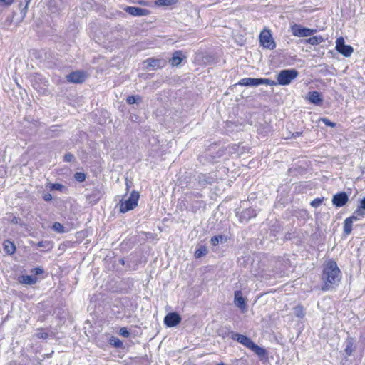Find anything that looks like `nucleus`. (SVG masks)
Instances as JSON below:
<instances>
[{
  "mask_svg": "<svg viewBox=\"0 0 365 365\" xmlns=\"http://www.w3.org/2000/svg\"><path fill=\"white\" fill-rule=\"evenodd\" d=\"M322 279L324 282L322 290H328L339 282L341 271L334 261L330 260L324 264Z\"/></svg>",
  "mask_w": 365,
  "mask_h": 365,
  "instance_id": "f257e3e1",
  "label": "nucleus"
},
{
  "mask_svg": "<svg viewBox=\"0 0 365 365\" xmlns=\"http://www.w3.org/2000/svg\"><path fill=\"white\" fill-rule=\"evenodd\" d=\"M299 75V72L295 69H285L281 71L278 75L275 83L280 86H287L294 80Z\"/></svg>",
  "mask_w": 365,
  "mask_h": 365,
  "instance_id": "f03ea898",
  "label": "nucleus"
},
{
  "mask_svg": "<svg viewBox=\"0 0 365 365\" xmlns=\"http://www.w3.org/2000/svg\"><path fill=\"white\" fill-rule=\"evenodd\" d=\"M239 85L244 86H257L259 85H268V86H276L277 83L274 81L269 78H244L241 79Z\"/></svg>",
  "mask_w": 365,
  "mask_h": 365,
  "instance_id": "7ed1b4c3",
  "label": "nucleus"
},
{
  "mask_svg": "<svg viewBox=\"0 0 365 365\" xmlns=\"http://www.w3.org/2000/svg\"><path fill=\"white\" fill-rule=\"evenodd\" d=\"M139 199L138 192L133 191L131 192L129 197L120 202V211L123 213L128 212L133 209H134L137 205Z\"/></svg>",
  "mask_w": 365,
  "mask_h": 365,
  "instance_id": "20e7f679",
  "label": "nucleus"
},
{
  "mask_svg": "<svg viewBox=\"0 0 365 365\" xmlns=\"http://www.w3.org/2000/svg\"><path fill=\"white\" fill-rule=\"evenodd\" d=\"M259 42L262 47L272 50L276 47L275 42L269 29H264L259 35Z\"/></svg>",
  "mask_w": 365,
  "mask_h": 365,
  "instance_id": "39448f33",
  "label": "nucleus"
},
{
  "mask_svg": "<svg viewBox=\"0 0 365 365\" xmlns=\"http://www.w3.org/2000/svg\"><path fill=\"white\" fill-rule=\"evenodd\" d=\"M362 217H364L363 210L357 209L354 211V215L351 217H348L344 220V232L346 235H348L351 232L354 221H356Z\"/></svg>",
  "mask_w": 365,
  "mask_h": 365,
  "instance_id": "423d86ee",
  "label": "nucleus"
},
{
  "mask_svg": "<svg viewBox=\"0 0 365 365\" xmlns=\"http://www.w3.org/2000/svg\"><path fill=\"white\" fill-rule=\"evenodd\" d=\"M317 31L316 29H311L302 27L299 24H294L291 26V32L293 36L297 37H307L314 34Z\"/></svg>",
  "mask_w": 365,
  "mask_h": 365,
  "instance_id": "0eeeda50",
  "label": "nucleus"
},
{
  "mask_svg": "<svg viewBox=\"0 0 365 365\" xmlns=\"http://www.w3.org/2000/svg\"><path fill=\"white\" fill-rule=\"evenodd\" d=\"M336 50L345 57L351 56L354 51V49L351 46L345 44L343 37H339L336 39Z\"/></svg>",
  "mask_w": 365,
  "mask_h": 365,
  "instance_id": "6e6552de",
  "label": "nucleus"
},
{
  "mask_svg": "<svg viewBox=\"0 0 365 365\" xmlns=\"http://www.w3.org/2000/svg\"><path fill=\"white\" fill-rule=\"evenodd\" d=\"M143 63L146 68L158 69L163 68L166 64V61L163 58H150L145 60Z\"/></svg>",
  "mask_w": 365,
  "mask_h": 365,
  "instance_id": "1a4fd4ad",
  "label": "nucleus"
},
{
  "mask_svg": "<svg viewBox=\"0 0 365 365\" xmlns=\"http://www.w3.org/2000/svg\"><path fill=\"white\" fill-rule=\"evenodd\" d=\"M181 321L180 316L176 312L168 313L164 318V323L168 327L177 326Z\"/></svg>",
  "mask_w": 365,
  "mask_h": 365,
  "instance_id": "9d476101",
  "label": "nucleus"
},
{
  "mask_svg": "<svg viewBox=\"0 0 365 365\" xmlns=\"http://www.w3.org/2000/svg\"><path fill=\"white\" fill-rule=\"evenodd\" d=\"M231 338L233 340L237 341V342H239L240 344H242L243 346H245V347H247L248 349H250L254 343L247 336L240 334H237V333L232 332V335H231Z\"/></svg>",
  "mask_w": 365,
  "mask_h": 365,
  "instance_id": "9b49d317",
  "label": "nucleus"
},
{
  "mask_svg": "<svg viewBox=\"0 0 365 365\" xmlns=\"http://www.w3.org/2000/svg\"><path fill=\"white\" fill-rule=\"evenodd\" d=\"M86 78V75L83 71L72 72L67 76V80L72 83H79L83 82Z\"/></svg>",
  "mask_w": 365,
  "mask_h": 365,
  "instance_id": "f8f14e48",
  "label": "nucleus"
},
{
  "mask_svg": "<svg viewBox=\"0 0 365 365\" xmlns=\"http://www.w3.org/2000/svg\"><path fill=\"white\" fill-rule=\"evenodd\" d=\"M348 201V196L345 192H340L334 195L332 203L338 207H342Z\"/></svg>",
  "mask_w": 365,
  "mask_h": 365,
  "instance_id": "ddd939ff",
  "label": "nucleus"
},
{
  "mask_svg": "<svg viewBox=\"0 0 365 365\" xmlns=\"http://www.w3.org/2000/svg\"><path fill=\"white\" fill-rule=\"evenodd\" d=\"M235 305L239 307L242 312L246 310V302L245 298L242 297V292L240 290L235 292Z\"/></svg>",
  "mask_w": 365,
  "mask_h": 365,
  "instance_id": "4468645a",
  "label": "nucleus"
},
{
  "mask_svg": "<svg viewBox=\"0 0 365 365\" xmlns=\"http://www.w3.org/2000/svg\"><path fill=\"white\" fill-rule=\"evenodd\" d=\"M100 190L95 188L87 195V199L91 203L96 204L101 197Z\"/></svg>",
  "mask_w": 365,
  "mask_h": 365,
  "instance_id": "2eb2a0df",
  "label": "nucleus"
},
{
  "mask_svg": "<svg viewBox=\"0 0 365 365\" xmlns=\"http://www.w3.org/2000/svg\"><path fill=\"white\" fill-rule=\"evenodd\" d=\"M183 58V55L182 51H178L173 53V57L170 60V63L173 66H178Z\"/></svg>",
  "mask_w": 365,
  "mask_h": 365,
  "instance_id": "dca6fc26",
  "label": "nucleus"
},
{
  "mask_svg": "<svg viewBox=\"0 0 365 365\" xmlns=\"http://www.w3.org/2000/svg\"><path fill=\"white\" fill-rule=\"evenodd\" d=\"M308 100L311 103L316 104V105H319L322 101L321 95L317 91L309 92L308 93Z\"/></svg>",
  "mask_w": 365,
  "mask_h": 365,
  "instance_id": "f3484780",
  "label": "nucleus"
},
{
  "mask_svg": "<svg viewBox=\"0 0 365 365\" xmlns=\"http://www.w3.org/2000/svg\"><path fill=\"white\" fill-rule=\"evenodd\" d=\"M4 250L8 255H12L16 251V247L14 244L10 240H5L3 243Z\"/></svg>",
  "mask_w": 365,
  "mask_h": 365,
  "instance_id": "a211bd4d",
  "label": "nucleus"
},
{
  "mask_svg": "<svg viewBox=\"0 0 365 365\" xmlns=\"http://www.w3.org/2000/svg\"><path fill=\"white\" fill-rule=\"evenodd\" d=\"M125 11L134 16H143L147 15V14L140 13V8L135 6H127L125 8Z\"/></svg>",
  "mask_w": 365,
  "mask_h": 365,
  "instance_id": "6ab92c4d",
  "label": "nucleus"
},
{
  "mask_svg": "<svg viewBox=\"0 0 365 365\" xmlns=\"http://www.w3.org/2000/svg\"><path fill=\"white\" fill-rule=\"evenodd\" d=\"M256 215H257V212H256L255 210L250 207V208L245 210L244 212H242V215H241V219H242V220H245L247 221L252 217H255Z\"/></svg>",
  "mask_w": 365,
  "mask_h": 365,
  "instance_id": "aec40b11",
  "label": "nucleus"
},
{
  "mask_svg": "<svg viewBox=\"0 0 365 365\" xmlns=\"http://www.w3.org/2000/svg\"><path fill=\"white\" fill-rule=\"evenodd\" d=\"M46 188L50 191L58 190L63 192L66 190L65 186L60 183H48Z\"/></svg>",
  "mask_w": 365,
  "mask_h": 365,
  "instance_id": "412c9836",
  "label": "nucleus"
},
{
  "mask_svg": "<svg viewBox=\"0 0 365 365\" xmlns=\"http://www.w3.org/2000/svg\"><path fill=\"white\" fill-rule=\"evenodd\" d=\"M227 238L225 235L214 236L211 238L210 242L213 246H217L220 242L223 243L227 242Z\"/></svg>",
  "mask_w": 365,
  "mask_h": 365,
  "instance_id": "4be33fe9",
  "label": "nucleus"
},
{
  "mask_svg": "<svg viewBox=\"0 0 365 365\" xmlns=\"http://www.w3.org/2000/svg\"><path fill=\"white\" fill-rule=\"evenodd\" d=\"M177 2L176 0H157L155 2V4L158 6H170L175 4Z\"/></svg>",
  "mask_w": 365,
  "mask_h": 365,
  "instance_id": "5701e85b",
  "label": "nucleus"
},
{
  "mask_svg": "<svg viewBox=\"0 0 365 365\" xmlns=\"http://www.w3.org/2000/svg\"><path fill=\"white\" fill-rule=\"evenodd\" d=\"M250 349L254 351L259 356H264L266 354V351L263 348L259 347L255 343H253Z\"/></svg>",
  "mask_w": 365,
  "mask_h": 365,
  "instance_id": "b1692460",
  "label": "nucleus"
},
{
  "mask_svg": "<svg viewBox=\"0 0 365 365\" xmlns=\"http://www.w3.org/2000/svg\"><path fill=\"white\" fill-rule=\"evenodd\" d=\"M324 41V38L321 36H316L313 37H310L307 40V43L315 46L319 45V43H322Z\"/></svg>",
  "mask_w": 365,
  "mask_h": 365,
  "instance_id": "393cba45",
  "label": "nucleus"
},
{
  "mask_svg": "<svg viewBox=\"0 0 365 365\" xmlns=\"http://www.w3.org/2000/svg\"><path fill=\"white\" fill-rule=\"evenodd\" d=\"M37 279L35 277L25 275L21 277V282L26 284H34L36 282Z\"/></svg>",
  "mask_w": 365,
  "mask_h": 365,
  "instance_id": "a878e982",
  "label": "nucleus"
},
{
  "mask_svg": "<svg viewBox=\"0 0 365 365\" xmlns=\"http://www.w3.org/2000/svg\"><path fill=\"white\" fill-rule=\"evenodd\" d=\"M207 253V249L205 246H200L195 252V257L200 258Z\"/></svg>",
  "mask_w": 365,
  "mask_h": 365,
  "instance_id": "bb28decb",
  "label": "nucleus"
},
{
  "mask_svg": "<svg viewBox=\"0 0 365 365\" xmlns=\"http://www.w3.org/2000/svg\"><path fill=\"white\" fill-rule=\"evenodd\" d=\"M109 343L110 345L116 348H120L123 346V342L119 339L114 336H112L110 339Z\"/></svg>",
  "mask_w": 365,
  "mask_h": 365,
  "instance_id": "cd10ccee",
  "label": "nucleus"
},
{
  "mask_svg": "<svg viewBox=\"0 0 365 365\" xmlns=\"http://www.w3.org/2000/svg\"><path fill=\"white\" fill-rule=\"evenodd\" d=\"M294 314L299 318H302L304 317V309L302 306H297L294 309Z\"/></svg>",
  "mask_w": 365,
  "mask_h": 365,
  "instance_id": "c85d7f7f",
  "label": "nucleus"
},
{
  "mask_svg": "<svg viewBox=\"0 0 365 365\" xmlns=\"http://www.w3.org/2000/svg\"><path fill=\"white\" fill-rule=\"evenodd\" d=\"M52 227L58 233H63L66 232L64 227L60 222H55Z\"/></svg>",
  "mask_w": 365,
  "mask_h": 365,
  "instance_id": "c756f323",
  "label": "nucleus"
},
{
  "mask_svg": "<svg viewBox=\"0 0 365 365\" xmlns=\"http://www.w3.org/2000/svg\"><path fill=\"white\" fill-rule=\"evenodd\" d=\"M141 98L139 96H130L127 98V102L129 104H134L139 103Z\"/></svg>",
  "mask_w": 365,
  "mask_h": 365,
  "instance_id": "7c9ffc66",
  "label": "nucleus"
},
{
  "mask_svg": "<svg viewBox=\"0 0 365 365\" xmlns=\"http://www.w3.org/2000/svg\"><path fill=\"white\" fill-rule=\"evenodd\" d=\"M353 351H354L353 342L351 341V340H349L347 341V344H346V346L345 348V352L348 356H350V355H351Z\"/></svg>",
  "mask_w": 365,
  "mask_h": 365,
  "instance_id": "2f4dec72",
  "label": "nucleus"
},
{
  "mask_svg": "<svg viewBox=\"0 0 365 365\" xmlns=\"http://www.w3.org/2000/svg\"><path fill=\"white\" fill-rule=\"evenodd\" d=\"M323 199L316 198L311 202V205L313 207H318L322 203Z\"/></svg>",
  "mask_w": 365,
  "mask_h": 365,
  "instance_id": "473e14b6",
  "label": "nucleus"
},
{
  "mask_svg": "<svg viewBox=\"0 0 365 365\" xmlns=\"http://www.w3.org/2000/svg\"><path fill=\"white\" fill-rule=\"evenodd\" d=\"M75 178L76 180H78V182H83L86 179V176H85V174L84 173H76L75 174Z\"/></svg>",
  "mask_w": 365,
  "mask_h": 365,
  "instance_id": "72a5a7b5",
  "label": "nucleus"
},
{
  "mask_svg": "<svg viewBox=\"0 0 365 365\" xmlns=\"http://www.w3.org/2000/svg\"><path fill=\"white\" fill-rule=\"evenodd\" d=\"M14 1V0H0V4L5 6H9Z\"/></svg>",
  "mask_w": 365,
  "mask_h": 365,
  "instance_id": "f704fd0d",
  "label": "nucleus"
},
{
  "mask_svg": "<svg viewBox=\"0 0 365 365\" xmlns=\"http://www.w3.org/2000/svg\"><path fill=\"white\" fill-rule=\"evenodd\" d=\"M322 121L327 126H329V127H334L335 126V123H332L331 122L330 120H329L327 118H322Z\"/></svg>",
  "mask_w": 365,
  "mask_h": 365,
  "instance_id": "c9c22d12",
  "label": "nucleus"
},
{
  "mask_svg": "<svg viewBox=\"0 0 365 365\" xmlns=\"http://www.w3.org/2000/svg\"><path fill=\"white\" fill-rule=\"evenodd\" d=\"M120 334L124 337H128L130 335L129 331L125 328L120 329Z\"/></svg>",
  "mask_w": 365,
  "mask_h": 365,
  "instance_id": "e433bc0d",
  "label": "nucleus"
},
{
  "mask_svg": "<svg viewBox=\"0 0 365 365\" xmlns=\"http://www.w3.org/2000/svg\"><path fill=\"white\" fill-rule=\"evenodd\" d=\"M43 198L45 201H51L52 200V196L49 193H46L43 195Z\"/></svg>",
  "mask_w": 365,
  "mask_h": 365,
  "instance_id": "4c0bfd02",
  "label": "nucleus"
},
{
  "mask_svg": "<svg viewBox=\"0 0 365 365\" xmlns=\"http://www.w3.org/2000/svg\"><path fill=\"white\" fill-rule=\"evenodd\" d=\"M358 209H360L361 210H365V197L361 201L360 207Z\"/></svg>",
  "mask_w": 365,
  "mask_h": 365,
  "instance_id": "58836bf2",
  "label": "nucleus"
},
{
  "mask_svg": "<svg viewBox=\"0 0 365 365\" xmlns=\"http://www.w3.org/2000/svg\"><path fill=\"white\" fill-rule=\"evenodd\" d=\"M34 271L36 274H40L43 273V269H41V268H36V269H34Z\"/></svg>",
  "mask_w": 365,
  "mask_h": 365,
  "instance_id": "ea45409f",
  "label": "nucleus"
},
{
  "mask_svg": "<svg viewBox=\"0 0 365 365\" xmlns=\"http://www.w3.org/2000/svg\"><path fill=\"white\" fill-rule=\"evenodd\" d=\"M47 335L48 334L46 333H45V332H41V333L38 334V336L39 338H46Z\"/></svg>",
  "mask_w": 365,
  "mask_h": 365,
  "instance_id": "a19ab883",
  "label": "nucleus"
},
{
  "mask_svg": "<svg viewBox=\"0 0 365 365\" xmlns=\"http://www.w3.org/2000/svg\"><path fill=\"white\" fill-rule=\"evenodd\" d=\"M72 158H73V156H72V155H71V154H68V155H65V159H66V160H67V161H71V159H72Z\"/></svg>",
  "mask_w": 365,
  "mask_h": 365,
  "instance_id": "79ce46f5",
  "label": "nucleus"
},
{
  "mask_svg": "<svg viewBox=\"0 0 365 365\" xmlns=\"http://www.w3.org/2000/svg\"><path fill=\"white\" fill-rule=\"evenodd\" d=\"M31 0H24L26 5H25V7L23 9V10L27 9L28 6H29V3L31 2Z\"/></svg>",
  "mask_w": 365,
  "mask_h": 365,
  "instance_id": "37998d69",
  "label": "nucleus"
},
{
  "mask_svg": "<svg viewBox=\"0 0 365 365\" xmlns=\"http://www.w3.org/2000/svg\"><path fill=\"white\" fill-rule=\"evenodd\" d=\"M140 13H142V14H147V15H148L149 12H148V10H146L145 9H141L140 8Z\"/></svg>",
  "mask_w": 365,
  "mask_h": 365,
  "instance_id": "c03bdc74",
  "label": "nucleus"
},
{
  "mask_svg": "<svg viewBox=\"0 0 365 365\" xmlns=\"http://www.w3.org/2000/svg\"><path fill=\"white\" fill-rule=\"evenodd\" d=\"M44 242H39L38 243V247H44Z\"/></svg>",
  "mask_w": 365,
  "mask_h": 365,
  "instance_id": "a18cd8bd",
  "label": "nucleus"
},
{
  "mask_svg": "<svg viewBox=\"0 0 365 365\" xmlns=\"http://www.w3.org/2000/svg\"><path fill=\"white\" fill-rule=\"evenodd\" d=\"M297 135H299V133H296V135H294V137H296Z\"/></svg>",
  "mask_w": 365,
  "mask_h": 365,
  "instance_id": "49530a36",
  "label": "nucleus"
},
{
  "mask_svg": "<svg viewBox=\"0 0 365 365\" xmlns=\"http://www.w3.org/2000/svg\"><path fill=\"white\" fill-rule=\"evenodd\" d=\"M217 365H225V364H224L223 363H221V364H218Z\"/></svg>",
  "mask_w": 365,
  "mask_h": 365,
  "instance_id": "de8ad7c7",
  "label": "nucleus"
}]
</instances>
